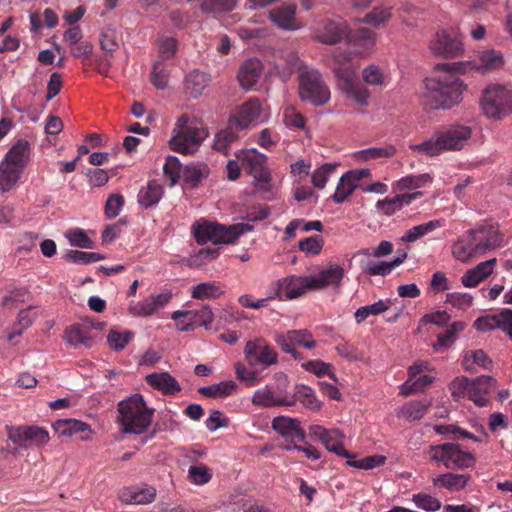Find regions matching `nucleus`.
<instances>
[{"mask_svg": "<svg viewBox=\"0 0 512 512\" xmlns=\"http://www.w3.org/2000/svg\"><path fill=\"white\" fill-rule=\"evenodd\" d=\"M178 50V41L174 37H161L158 42V60L167 62Z\"/></svg>", "mask_w": 512, "mask_h": 512, "instance_id": "bf43d9fd", "label": "nucleus"}, {"mask_svg": "<svg viewBox=\"0 0 512 512\" xmlns=\"http://www.w3.org/2000/svg\"><path fill=\"white\" fill-rule=\"evenodd\" d=\"M463 63L437 64L423 81L421 104L429 110H450L463 100L467 84L459 77Z\"/></svg>", "mask_w": 512, "mask_h": 512, "instance_id": "f257e3e1", "label": "nucleus"}, {"mask_svg": "<svg viewBox=\"0 0 512 512\" xmlns=\"http://www.w3.org/2000/svg\"><path fill=\"white\" fill-rule=\"evenodd\" d=\"M270 289L273 291V295L270 298H278L280 300L296 299L307 291L312 289V281L310 276H295L290 275L273 282L270 285Z\"/></svg>", "mask_w": 512, "mask_h": 512, "instance_id": "9b49d317", "label": "nucleus"}, {"mask_svg": "<svg viewBox=\"0 0 512 512\" xmlns=\"http://www.w3.org/2000/svg\"><path fill=\"white\" fill-rule=\"evenodd\" d=\"M105 258L104 255L96 252H84L78 250H69L64 259L68 262L75 264H90L95 263Z\"/></svg>", "mask_w": 512, "mask_h": 512, "instance_id": "5fc2aeb1", "label": "nucleus"}, {"mask_svg": "<svg viewBox=\"0 0 512 512\" xmlns=\"http://www.w3.org/2000/svg\"><path fill=\"white\" fill-rule=\"evenodd\" d=\"M125 200L121 194H111L105 204V215L109 219L117 217L124 206Z\"/></svg>", "mask_w": 512, "mask_h": 512, "instance_id": "774afa93", "label": "nucleus"}, {"mask_svg": "<svg viewBox=\"0 0 512 512\" xmlns=\"http://www.w3.org/2000/svg\"><path fill=\"white\" fill-rule=\"evenodd\" d=\"M396 154V148L393 145L384 147H370L357 153L358 158L364 161L377 158H390Z\"/></svg>", "mask_w": 512, "mask_h": 512, "instance_id": "4d7b16f0", "label": "nucleus"}, {"mask_svg": "<svg viewBox=\"0 0 512 512\" xmlns=\"http://www.w3.org/2000/svg\"><path fill=\"white\" fill-rule=\"evenodd\" d=\"M302 368L306 371L322 377L324 375L329 376L334 381L337 380L335 373L331 372V364L325 363L322 360H310L302 364Z\"/></svg>", "mask_w": 512, "mask_h": 512, "instance_id": "e2e57ef3", "label": "nucleus"}, {"mask_svg": "<svg viewBox=\"0 0 512 512\" xmlns=\"http://www.w3.org/2000/svg\"><path fill=\"white\" fill-rule=\"evenodd\" d=\"M471 128L465 125H452L435 132L429 139L410 146L413 151L430 157L444 151L461 150L471 137Z\"/></svg>", "mask_w": 512, "mask_h": 512, "instance_id": "20e7f679", "label": "nucleus"}, {"mask_svg": "<svg viewBox=\"0 0 512 512\" xmlns=\"http://www.w3.org/2000/svg\"><path fill=\"white\" fill-rule=\"evenodd\" d=\"M30 152L29 142L25 139H19L8 150L3 161L24 171L29 162Z\"/></svg>", "mask_w": 512, "mask_h": 512, "instance_id": "393cba45", "label": "nucleus"}, {"mask_svg": "<svg viewBox=\"0 0 512 512\" xmlns=\"http://www.w3.org/2000/svg\"><path fill=\"white\" fill-rule=\"evenodd\" d=\"M134 333L131 331L120 332L115 329H111L107 336L109 347L114 351L123 350L127 344L133 339Z\"/></svg>", "mask_w": 512, "mask_h": 512, "instance_id": "6e6d98bb", "label": "nucleus"}, {"mask_svg": "<svg viewBox=\"0 0 512 512\" xmlns=\"http://www.w3.org/2000/svg\"><path fill=\"white\" fill-rule=\"evenodd\" d=\"M188 121L189 117L186 115L178 119V131L169 141L172 150L186 155L194 153L208 136V132L203 127L189 126Z\"/></svg>", "mask_w": 512, "mask_h": 512, "instance_id": "6e6552de", "label": "nucleus"}, {"mask_svg": "<svg viewBox=\"0 0 512 512\" xmlns=\"http://www.w3.org/2000/svg\"><path fill=\"white\" fill-rule=\"evenodd\" d=\"M222 293L221 287L216 282H203L193 287L192 298L200 300L215 299Z\"/></svg>", "mask_w": 512, "mask_h": 512, "instance_id": "603ef678", "label": "nucleus"}, {"mask_svg": "<svg viewBox=\"0 0 512 512\" xmlns=\"http://www.w3.org/2000/svg\"><path fill=\"white\" fill-rule=\"evenodd\" d=\"M362 77L366 84L372 86H386L387 75L377 65H369L362 71Z\"/></svg>", "mask_w": 512, "mask_h": 512, "instance_id": "13d9d810", "label": "nucleus"}, {"mask_svg": "<svg viewBox=\"0 0 512 512\" xmlns=\"http://www.w3.org/2000/svg\"><path fill=\"white\" fill-rule=\"evenodd\" d=\"M496 258L479 263L473 269L468 270L461 278L465 287H476L481 281L487 278L494 269Z\"/></svg>", "mask_w": 512, "mask_h": 512, "instance_id": "cd10ccee", "label": "nucleus"}, {"mask_svg": "<svg viewBox=\"0 0 512 512\" xmlns=\"http://www.w3.org/2000/svg\"><path fill=\"white\" fill-rule=\"evenodd\" d=\"M188 477L192 483L196 485H203L211 480L212 473L204 464L192 465L188 470Z\"/></svg>", "mask_w": 512, "mask_h": 512, "instance_id": "69168bd1", "label": "nucleus"}, {"mask_svg": "<svg viewBox=\"0 0 512 512\" xmlns=\"http://www.w3.org/2000/svg\"><path fill=\"white\" fill-rule=\"evenodd\" d=\"M237 385L233 380L222 381L217 384L204 386L199 388V393L210 398H224L230 396L236 389Z\"/></svg>", "mask_w": 512, "mask_h": 512, "instance_id": "37998d69", "label": "nucleus"}, {"mask_svg": "<svg viewBox=\"0 0 512 512\" xmlns=\"http://www.w3.org/2000/svg\"><path fill=\"white\" fill-rule=\"evenodd\" d=\"M22 173L23 170L2 160L0 163V190L8 192L13 189Z\"/></svg>", "mask_w": 512, "mask_h": 512, "instance_id": "e433bc0d", "label": "nucleus"}, {"mask_svg": "<svg viewBox=\"0 0 512 512\" xmlns=\"http://www.w3.org/2000/svg\"><path fill=\"white\" fill-rule=\"evenodd\" d=\"M430 403L427 401H411L405 404L400 411V416L409 421L420 420L424 417Z\"/></svg>", "mask_w": 512, "mask_h": 512, "instance_id": "8fccbe9b", "label": "nucleus"}, {"mask_svg": "<svg viewBox=\"0 0 512 512\" xmlns=\"http://www.w3.org/2000/svg\"><path fill=\"white\" fill-rule=\"evenodd\" d=\"M238 130L239 129L236 128L235 124L231 123L229 120L228 127L219 131L215 135L213 148L223 154H227L230 145L237 141L239 138L237 133Z\"/></svg>", "mask_w": 512, "mask_h": 512, "instance_id": "58836bf2", "label": "nucleus"}, {"mask_svg": "<svg viewBox=\"0 0 512 512\" xmlns=\"http://www.w3.org/2000/svg\"><path fill=\"white\" fill-rule=\"evenodd\" d=\"M288 399H293L294 402L298 400L305 407L311 410H317L320 408V402L317 400L314 390L303 384L297 385L295 387L294 395L292 397H288Z\"/></svg>", "mask_w": 512, "mask_h": 512, "instance_id": "49530a36", "label": "nucleus"}, {"mask_svg": "<svg viewBox=\"0 0 512 512\" xmlns=\"http://www.w3.org/2000/svg\"><path fill=\"white\" fill-rule=\"evenodd\" d=\"M430 50L433 54L442 57H456L462 51V42L456 36L446 30L438 31L430 42Z\"/></svg>", "mask_w": 512, "mask_h": 512, "instance_id": "2eb2a0df", "label": "nucleus"}, {"mask_svg": "<svg viewBox=\"0 0 512 512\" xmlns=\"http://www.w3.org/2000/svg\"><path fill=\"white\" fill-rule=\"evenodd\" d=\"M9 439L17 445L32 442L37 445L46 444L49 441L48 432L37 426H19L8 430Z\"/></svg>", "mask_w": 512, "mask_h": 512, "instance_id": "dca6fc26", "label": "nucleus"}, {"mask_svg": "<svg viewBox=\"0 0 512 512\" xmlns=\"http://www.w3.org/2000/svg\"><path fill=\"white\" fill-rule=\"evenodd\" d=\"M299 96L314 106H323L330 100V90L318 71L308 70L299 76Z\"/></svg>", "mask_w": 512, "mask_h": 512, "instance_id": "1a4fd4ad", "label": "nucleus"}, {"mask_svg": "<svg viewBox=\"0 0 512 512\" xmlns=\"http://www.w3.org/2000/svg\"><path fill=\"white\" fill-rule=\"evenodd\" d=\"M444 224L445 220L434 219L426 223L413 226L412 228L405 232V234L401 237V241L405 243L415 242L418 239L427 235L428 233L434 231L435 229L443 227Z\"/></svg>", "mask_w": 512, "mask_h": 512, "instance_id": "72a5a7b5", "label": "nucleus"}, {"mask_svg": "<svg viewBox=\"0 0 512 512\" xmlns=\"http://www.w3.org/2000/svg\"><path fill=\"white\" fill-rule=\"evenodd\" d=\"M274 57V70L284 81L289 79L295 70L301 68L300 59L292 49L278 50Z\"/></svg>", "mask_w": 512, "mask_h": 512, "instance_id": "a211bd4d", "label": "nucleus"}, {"mask_svg": "<svg viewBox=\"0 0 512 512\" xmlns=\"http://www.w3.org/2000/svg\"><path fill=\"white\" fill-rule=\"evenodd\" d=\"M495 384V379L491 376H479L472 380L469 389L468 398L477 406L484 407L489 403V394Z\"/></svg>", "mask_w": 512, "mask_h": 512, "instance_id": "4be33fe9", "label": "nucleus"}, {"mask_svg": "<svg viewBox=\"0 0 512 512\" xmlns=\"http://www.w3.org/2000/svg\"><path fill=\"white\" fill-rule=\"evenodd\" d=\"M385 462L386 457L383 455H371L359 460H354L353 456L352 458L347 460V465L358 469L369 470L375 467H379L383 465Z\"/></svg>", "mask_w": 512, "mask_h": 512, "instance_id": "680f3d73", "label": "nucleus"}, {"mask_svg": "<svg viewBox=\"0 0 512 512\" xmlns=\"http://www.w3.org/2000/svg\"><path fill=\"white\" fill-rule=\"evenodd\" d=\"M358 187V184L354 182L346 175V173L340 178L332 200L336 204L343 203Z\"/></svg>", "mask_w": 512, "mask_h": 512, "instance_id": "864d4df0", "label": "nucleus"}, {"mask_svg": "<svg viewBox=\"0 0 512 512\" xmlns=\"http://www.w3.org/2000/svg\"><path fill=\"white\" fill-rule=\"evenodd\" d=\"M118 423L123 433L142 434L150 426L153 410L149 409L143 397L135 394L118 404Z\"/></svg>", "mask_w": 512, "mask_h": 512, "instance_id": "39448f33", "label": "nucleus"}, {"mask_svg": "<svg viewBox=\"0 0 512 512\" xmlns=\"http://www.w3.org/2000/svg\"><path fill=\"white\" fill-rule=\"evenodd\" d=\"M343 438L344 435L339 430L332 429L323 444L328 451L333 452L338 456L350 459L353 457V454L344 448L342 443Z\"/></svg>", "mask_w": 512, "mask_h": 512, "instance_id": "09e8293b", "label": "nucleus"}, {"mask_svg": "<svg viewBox=\"0 0 512 512\" xmlns=\"http://www.w3.org/2000/svg\"><path fill=\"white\" fill-rule=\"evenodd\" d=\"M261 114V104L257 99H250L242 104L230 119L237 129H244L257 120Z\"/></svg>", "mask_w": 512, "mask_h": 512, "instance_id": "5701e85b", "label": "nucleus"}, {"mask_svg": "<svg viewBox=\"0 0 512 512\" xmlns=\"http://www.w3.org/2000/svg\"><path fill=\"white\" fill-rule=\"evenodd\" d=\"M480 106L488 118L501 119L512 113V90L499 84L489 85L482 93Z\"/></svg>", "mask_w": 512, "mask_h": 512, "instance_id": "0eeeda50", "label": "nucleus"}, {"mask_svg": "<svg viewBox=\"0 0 512 512\" xmlns=\"http://www.w3.org/2000/svg\"><path fill=\"white\" fill-rule=\"evenodd\" d=\"M247 225L238 224L225 226L207 220L196 222L193 227V234L198 244L203 245L207 242L214 244H231L241 236Z\"/></svg>", "mask_w": 512, "mask_h": 512, "instance_id": "423d86ee", "label": "nucleus"}, {"mask_svg": "<svg viewBox=\"0 0 512 512\" xmlns=\"http://www.w3.org/2000/svg\"><path fill=\"white\" fill-rule=\"evenodd\" d=\"M299 424L295 418L278 416L273 419L272 428L283 437L305 443L306 433Z\"/></svg>", "mask_w": 512, "mask_h": 512, "instance_id": "aec40b11", "label": "nucleus"}, {"mask_svg": "<svg viewBox=\"0 0 512 512\" xmlns=\"http://www.w3.org/2000/svg\"><path fill=\"white\" fill-rule=\"evenodd\" d=\"M470 479L471 476L469 474L445 473L435 478L433 483L435 486L454 492L463 490Z\"/></svg>", "mask_w": 512, "mask_h": 512, "instance_id": "473e14b6", "label": "nucleus"}, {"mask_svg": "<svg viewBox=\"0 0 512 512\" xmlns=\"http://www.w3.org/2000/svg\"><path fill=\"white\" fill-rule=\"evenodd\" d=\"M501 242L502 238L493 226L471 229L452 245V255L461 262H467L475 256L500 246Z\"/></svg>", "mask_w": 512, "mask_h": 512, "instance_id": "7ed1b4c3", "label": "nucleus"}, {"mask_svg": "<svg viewBox=\"0 0 512 512\" xmlns=\"http://www.w3.org/2000/svg\"><path fill=\"white\" fill-rule=\"evenodd\" d=\"M471 380L465 376L456 377L450 384L451 395L455 400L468 397Z\"/></svg>", "mask_w": 512, "mask_h": 512, "instance_id": "338daca9", "label": "nucleus"}, {"mask_svg": "<svg viewBox=\"0 0 512 512\" xmlns=\"http://www.w3.org/2000/svg\"><path fill=\"white\" fill-rule=\"evenodd\" d=\"M347 35V26L343 21L324 20L316 30V38L324 43L333 45Z\"/></svg>", "mask_w": 512, "mask_h": 512, "instance_id": "6ab92c4d", "label": "nucleus"}, {"mask_svg": "<svg viewBox=\"0 0 512 512\" xmlns=\"http://www.w3.org/2000/svg\"><path fill=\"white\" fill-rule=\"evenodd\" d=\"M346 38L349 44L363 48L371 49L376 43V33L369 28H358L347 33Z\"/></svg>", "mask_w": 512, "mask_h": 512, "instance_id": "4c0bfd02", "label": "nucleus"}, {"mask_svg": "<svg viewBox=\"0 0 512 512\" xmlns=\"http://www.w3.org/2000/svg\"><path fill=\"white\" fill-rule=\"evenodd\" d=\"M431 181L429 174L408 175L396 182V189L402 191L406 189H417Z\"/></svg>", "mask_w": 512, "mask_h": 512, "instance_id": "052dcab7", "label": "nucleus"}, {"mask_svg": "<svg viewBox=\"0 0 512 512\" xmlns=\"http://www.w3.org/2000/svg\"><path fill=\"white\" fill-rule=\"evenodd\" d=\"M275 343L284 353L290 354L294 359H301L302 355L295 346H301L306 349H312L316 345L313 335L307 329L289 330L286 333H276Z\"/></svg>", "mask_w": 512, "mask_h": 512, "instance_id": "ddd939ff", "label": "nucleus"}, {"mask_svg": "<svg viewBox=\"0 0 512 512\" xmlns=\"http://www.w3.org/2000/svg\"><path fill=\"white\" fill-rule=\"evenodd\" d=\"M480 63L475 68L482 72L496 70L502 67L504 60L501 52L495 50L483 51L479 57Z\"/></svg>", "mask_w": 512, "mask_h": 512, "instance_id": "de8ad7c7", "label": "nucleus"}, {"mask_svg": "<svg viewBox=\"0 0 512 512\" xmlns=\"http://www.w3.org/2000/svg\"><path fill=\"white\" fill-rule=\"evenodd\" d=\"M252 403L262 407L292 406L294 400L288 399L287 396L276 395L272 387L267 385L255 391Z\"/></svg>", "mask_w": 512, "mask_h": 512, "instance_id": "b1692460", "label": "nucleus"}, {"mask_svg": "<svg viewBox=\"0 0 512 512\" xmlns=\"http://www.w3.org/2000/svg\"><path fill=\"white\" fill-rule=\"evenodd\" d=\"M434 430L437 434H440V435H450V438L452 440L472 439L476 442L483 441L481 438L475 436L471 432L464 430L455 424L435 425Z\"/></svg>", "mask_w": 512, "mask_h": 512, "instance_id": "a18cd8bd", "label": "nucleus"}, {"mask_svg": "<svg viewBox=\"0 0 512 512\" xmlns=\"http://www.w3.org/2000/svg\"><path fill=\"white\" fill-rule=\"evenodd\" d=\"M391 304V300H379L371 305L361 306L354 313L355 321L360 324L369 316L380 315L386 312L390 308Z\"/></svg>", "mask_w": 512, "mask_h": 512, "instance_id": "79ce46f5", "label": "nucleus"}, {"mask_svg": "<svg viewBox=\"0 0 512 512\" xmlns=\"http://www.w3.org/2000/svg\"><path fill=\"white\" fill-rule=\"evenodd\" d=\"M164 193L162 185L156 180H151L138 193V203L144 209L158 204Z\"/></svg>", "mask_w": 512, "mask_h": 512, "instance_id": "7c9ffc66", "label": "nucleus"}, {"mask_svg": "<svg viewBox=\"0 0 512 512\" xmlns=\"http://www.w3.org/2000/svg\"><path fill=\"white\" fill-rule=\"evenodd\" d=\"M172 67V64L162 60H156L153 62L150 73V82L155 88L162 90L167 87Z\"/></svg>", "mask_w": 512, "mask_h": 512, "instance_id": "f704fd0d", "label": "nucleus"}, {"mask_svg": "<svg viewBox=\"0 0 512 512\" xmlns=\"http://www.w3.org/2000/svg\"><path fill=\"white\" fill-rule=\"evenodd\" d=\"M120 500L127 504H147L154 501L156 490L153 487L126 488L120 492Z\"/></svg>", "mask_w": 512, "mask_h": 512, "instance_id": "c756f323", "label": "nucleus"}, {"mask_svg": "<svg viewBox=\"0 0 512 512\" xmlns=\"http://www.w3.org/2000/svg\"><path fill=\"white\" fill-rule=\"evenodd\" d=\"M53 427L59 436L71 437L89 431V425L75 419L58 420Z\"/></svg>", "mask_w": 512, "mask_h": 512, "instance_id": "ea45409f", "label": "nucleus"}, {"mask_svg": "<svg viewBox=\"0 0 512 512\" xmlns=\"http://www.w3.org/2000/svg\"><path fill=\"white\" fill-rule=\"evenodd\" d=\"M429 454L432 460L443 463L447 469L469 468L475 463L474 456L462 451L456 443L432 445Z\"/></svg>", "mask_w": 512, "mask_h": 512, "instance_id": "9d476101", "label": "nucleus"}, {"mask_svg": "<svg viewBox=\"0 0 512 512\" xmlns=\"http://www.w3.org/2000/svg\"><path fill=\"white\" fill-rule=\"evenodd\" d=\"M146 382L164 395H175L181 390L179 382L168 372L152 373L146 376Z\"/></svg>", "mask_w": 512, "mask_h": 512, "instance_id": "a878e982", "label": "nucleus"}, {"mask_svg": "<svg viewBox=\"0 0 512 512\" xmlns=\"http://www.w3.org/2000/svg\"><path fill=\"white\" fill-rule=\"evenodd\" d=\"M179 318H188L189 320H192L193 325L198 324L200 326H204L206 329H209L213 322L214 315L209 306H203L199 310L173 312L172 319L177 320Z\"/></svg>", "mask_w": 512, "mask_h": 512, "instance_id": "2f4dec72", "label": "nucleus"}, {"mask_svg": "<svg viewBox=\"0 0 512 512\" xmlns=\"http://www.w3.org/2000/svg\"><path fill=\"white\" fill-rule=\"evenodd\" d=\"M244 357L249 366L268 368L278 363L277 351L263 337L246 342Z\"/></svg>", "mask_w": 512, "mask_h": 512, "instance_id": "f8f14e48", "label": "nucleus"}, {"mask_svg": "<svg viewBox=\"0 0 512 512\" xmlns=\"http://www.w3.org/2000/svg\"><path fill=\"white\" fill-rule=\"evenodd\" d=\"M210 80L209 74L199 70H193L185 77V91L190 97L197 98L202 95Z\"/></svg>", "mask_w": 512, "mask_h": 512, "instance_id": "c85d7f7f", "label": "nucleus"}, {"mask_svg": "<svg viewBox=\"0 0 512 512\" xmlns=\"http://www.w3.org/2000/svg\"><path fill=\"white\" fill-rule=\"evenodd\" d=\"M392 17V7L377 6L366 13L361 22L374 28L385 25Z\"/></svg>", "mask_w": 512, "mask_h": 512, "instance_id": "c03bdc74", "label": "nucleus"}, {"mask_svg": "<svg viewBox=\"0 0 512 512\" xmlns=\"http://www.w3.org/2000/svg\"><path fill=\"white\" fill-rule=\"evenodd\" d=\"M242 167L260 184L267 185L271 180L270 172L266 166L267 157L256 149L241 150L236 154Z\"/></svg>", "mask_w": 512, "mask_h": 512, "instance_id": "4468645a", "label": "nucleus"}, {"mask_svg": "<svg viewBox=\"0 0 512 512\" xmlns=\"http://www.w3.org/2000/svg\"><path fill=\"white\" fill-rule=\"evenodd\" d=\"M262 72V63L258 59L245 61L238 71V81L244 89L252 88L259 80Z\"/></svg>", "mask_w": 512, "mask_h": 512, "instance_id": "bb28decb", "label": "nucleus"}, {"mask_svg": "<svg viewBox=\"0 0 512 512\" xmlns=\"http://www.w3.org/2000/svg\"><path fill=\"white\" fill-rule=\"evenodd\" d=\"M66 338L75 347L82 345L90 348L94 343V338L90 335L89 328L82 324H75L67 329Z\"/></svg>", "mask_w": 512, "mask_h": 512, "instance_id": "c9c22d12", "label": "nucleus"}, {"mask_svg": "<svg viewBox=\"0 0 512 512\" xmlns=\"http://www.w3.org/2000/svg\"><path fill=\"white\" fill-rule=\"evenodd\" d=\"M412 500L418 508L427 512H435L442 506L439 499L426 493L414 494Z\"/></svg>", "mask_w": 512, "mask_h": 512, "instance_id": "0e129e2a", "label": "nucleus"}, {"mask_svg": "<svg viewBox=\"0 0 512 512\" xmlns=\"http://www.w3.org/2000/svg\"><path fill=\"white\" fill-rule=\"evenodd\" d=\"M270 21L282 30H297L302 24L296 18L295 4H282L269 11Z\"/></svg>", "mask_w": 512, "mask_h": 512, "instance_id": "f3484780", "label": "nucleus"}, {"mask_svg": "<svg viewBox=\"0 0 512 512\" xmlns=\"http://www.w3.org/2000/svg\"><path fill=\"white\" fill-rule=\"evenodd\" d=\"M406 258H407V253L403 252L401 255H399L398 257H396L394 260H392L390 262L382 261V262H378V263L369 265L366 269V272L372 276L388 275L392 272L393 269H395L400 264H402Z\"/></svg>", "mask_w": 512, "mask_h": 512, "instance_id": "3c124183", "label": "nucleus"}, {"mask_svg": "<svg viewBox=\"0 0 512 512\" xmlns=\"http://www.w3.org/2000/svg\"><path fill=\"white\" fill-rule=\"evenodd\" d=\"M255 367L256 366H249L242 362L235 363L234 369L236 378L239 381L244 382L249 387L257 385L263 380V376Z\"/></svg>", "mask_w": 512, "mask_h": 512, "instance_id": "a19ab883", "label": "nucleus"}, {"mask_svg": "<svg viewBox=\"0 0 512 512\" xmlns=\"http://www.w3.org/2000/svg\"><path fill=\"white\" fill-rule=\"evenodd\" d=\"M356 56L357 54L349 48H336L332 54L334 62L332 69L337 87L345 96L360 106H367L370 92L358 78V66L354 63Z\"/></svg>", "mask_w": 512, "mask_h": 512, "instance_id": "f03ea898", "label": "nucleus"}, {"mask_svg": "<svg viewBox=\"0 0 512 512\" xmlns=\"http://www.w3.org/2000/svg\"><path fill=\"white\" fill-rule=\"evenodd\" d=\"M312 289L322 290L328 286L338 287L344 277V269L336 264L329 265L328 268L319 271L316 275H310Z\"/></svg>", "mask_w": 512, "mask_h": 512, "instance_id": "412c9836", "label": "nucleus"}]
</instances>
